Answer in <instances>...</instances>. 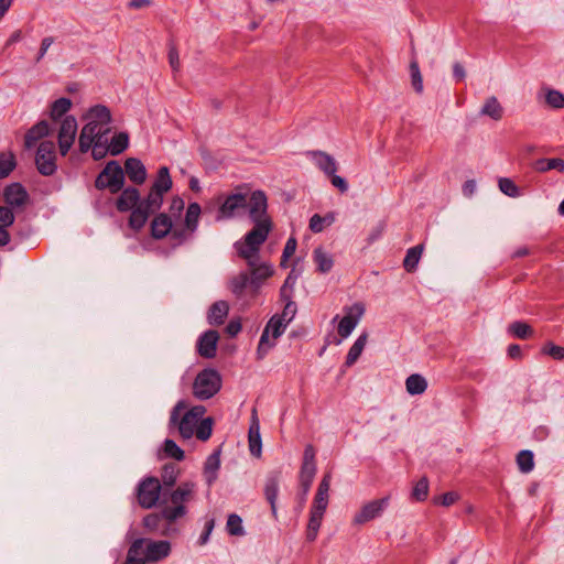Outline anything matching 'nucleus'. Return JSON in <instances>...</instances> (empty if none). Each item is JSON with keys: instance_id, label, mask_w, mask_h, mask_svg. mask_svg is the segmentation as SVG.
Masks as SVG:
<instances>
[{"instance_id": "14", "label": "nucleus", "mask_w": 564, "mask_h": 564, "mask_svg": "<svg viewBox=\"0 0 564 564\" xmlns=\"http://www.w3.org/2000/svg\"><path fill=\"white\" fill-rule=\"evenodd\" d=\"M389 502L390 497L387 496L365 503L361 507V509L355 514L352 519L354 524L360 525L376 518H379L388 508Z\"/></svg>"}, {"instance_id": "32", "label": "nucleus", "mask_w": 564, "mask_h": 564, "mask_svg": "<svg viewBox=\"0 0 564 564\" xmlns=\"http://www.w3.org/2000/svg\"><path fill=\"white\" fill-rule=\"evenodd\" d=\"M151 214V212L139 203V205L131 210L129 226L135 231L140 230L145 225Z\"/></svg>"}, {"instance_id": "17", "label": "nucleus", "mask_w": 564, "mask_h": 564, "mask_svg": "<svg viewBox=\"0 0 564 564\" xmlns=\"http://www.w3.org/2000/svg\"><path fill=\"white\" fill-rule=\"evenodd\" d=\"M252 262L253 264H248V267L250 268V286L254 290H258L263 283V281H265L273 274V269L267 262L260 263L259 256L254 257V260Z\"/></svg>"}, {"instance_id": "8", "label": "nucleus", "mask_w": 564, "mask_h": 564, "mask_svg": "<svg viewBox=\"0 0 564 564\" xmlns=\"http://www.w3.org/2000/svg\"><path fill=\"white\" fill-rule=\"evenodd\" d=\"M162 486L158 478L145 477L142 479L137 487V499L138 503L143 509H151L156 506Z\"/></svg>"}, {"instance_id": "43", "label": "nucleus", "mask_w": 564, "mask_h": 564, "mask_svg": "<svg viewBox=\"0 0 564 564\" xmlns=\"http://www.w3.org/2000/svg\"><path fill=\"white\" fill-rule=\"evenodd\" d=\"M422 252L423 246L421 245L412 247L406 251L405 258L403 260V267L408 272H413L416 269Z\"/></svg>"}, {"instance_id": "9", "label": "nucleus", "mask_w": 564, "mask_h": 564, "mask_svg": "<svg viewBox=\"0 0 564 564\" xmlns=\"http://www.w3.org/2000/svg\"><path fill=\"white\" fill-rule=\"evenodd\" d=\"M286 326V322L281 321V318L278 317V315H274L270 318L259 340L257 349V355L259 359H262L268 354V351L275 345L274 340H270V333L272 334V338L276 339L284 333Z\"/></svg>"}, {"instance_id": "15", "label": "nucleus", "mask_w": 564, "mask_h": 564, "mask_svg": "<svg viewBox=\"0 0 564 564\" xmlns=\"http://www.w3.org/2000/svg\"><path fill=\"white\" fill-rule=\"evenodd\" d=\"M77 133V121L73 116H65L61 121L57 133L58 148L63 156H65L74 144Z\"/></svg>"}, {"instance_id": "59", "label": "nucleus", "mask_w": 564, "mask_h": 564, "mask_svg": "<svg viewBox=\"0 0 564 564\" xmlns=\"http://www.w3.org/2000/svg\"><path fill=\"white\" fill-rule=\"evenodd\" d=\"M459 499V495L455 491L445 492L434 499L435 503L442 505L444 507H449L454 505Z\"/></svg>"}, {"instance_id": "58", "label": "nucleus", "mask_w": 564, "mask_h": 564, "mask_svg": "<svg viewBox=\"0 0 564 564\" xmlns=\"http://www.w3.org/2000/svg\"><path fill=\"white\" fill-rule=\"evenodd\" d=\"M296 314V304L293 301H286L282 314L278 315L281 321L289 324Z\"/></svg>"}, {"instance_id": "31", "label": "nucleus", "mask_w": 564, "mask_h": 564, "mask_svg": "<svg viewBox=\"0 0 564 564\" xmlns=\"http://www.w3.org/2000/svg\"><path fill=\"white\" fill-rule=\"evenodd\" d=\"M405 388L409 394L419 395L426 391L427 381L423 376L413 373L406 378Z\"/></svg>"}, {"instance_id": "27", "label": "nucleus", "mask_w": 564, "mask_h": 564, "mask_svg": "<svg viewBox=\"0 0 564 564\" xmlns=\"http://www.w3.org/2000/svg\"><path fill=\"white\" fill-rule=\"evenodd\" d=\"M220 468V453L216 451L212 453L204 465V477L210 486L217 479V471Z\"/></svg>"}, {"instance_id": "36", "label": "nucleus", "mask_w": 564, "mask_h": 564, "mask_svg": "<svg viewBox=\"0 0 564 564\" xmlns=\"http://www.w3.org/2000/svg\"><path fill=\"white\" fill-rule=\"evenodd\" d=\"M249 448L252 455L260 456L261 454V436L259 422L253 416V422L249 427Z\"/></svg>"}, {"instance_id": "20", "label": "nucleus", "mask_w": 564, "mask_h": 564, "mask_svg": "<svg viewBox=\"0 0 564 564\" xmlns=\"http://www.w3.org/2000/svg\"><path fill=\"white\" fill-rule=\"evenodd\" d=\"M3 198L11 207H20L26 203L29 194L20 183H12L4 188Z\"/></svg>"}, {"instance_id": "61", "label": "nucleus", "mask_w": 564, "mask_h": 564, "mask_svg": "<svg viewBox=\"0 0 564 564\" xmlns=\"http://www.w3.org/2000/svg\"><path fill=\"white\" fill-rule=\"evenodd\" d=\"M14 221V215L8 207L0 206V225L11 226Z\"/></svg>"}, {"instance_id": "60", "label": "nucleus", "mask_w": 564, "mask_h": 564, "mask_svg": "<svg viewBox=\"0 0 564 564\" xmlns=\"http://www.w3.org/2000/svg\"><path fill=\"white\" fill-rule=\"evenodd\" d=\"M191 236H192V234H189V231L187 230L186 227L181 228V229H177V228L171 229V231H170V237L174 241V245L183 243Z\"/></svg>"}, {"instance_id": "38", "label": "nucleus", "mask_w": 564, "mask_h": 564, "mask_svg": "<svg viewBox=\"0 0 564 564\" xmlns=\"http://www.w3.org/2000/svg\"><path fill=\"white\" fill-rule=\"evenodd\" d=\"M200 213L202 208L198 203H191L188 205L185 215V227L187 228L189 234H194L196 231Z\"/></svg>"}, {"instance_id": "62", "label": "nucleus", "mask_w": 564, "mask_h": 564, "mask_svg": "<svg viewBox=\"0 0 564 564\" xmlns=\"http://www.w3.org/2000/svg\"><path fill=\"white\" fill-rule=\"evenodd\" d=\"M330 178V183L334 187L338 188L340 193H346L348 191V183L347 181L334 173L333 175L328 176Z\"/></svg>"}, {"instance_id": "41", "label": "nucleus", "mask_w": 564, "mask_h": 564, "mask_svg": "<svg viewBox=\"0 0 564 564\" xmlns=\"http://www.w3.org/2000/svg\"><path fill=\"white\" fill-rule=\"evenodd\" d=\"M314 261L321 273L329 272L334 264L332 256L325 252L321 247L314 250Z\"/></svg>"}, {"instance_id": "49", "label": "nucleus", "mask_w": 564, "mask_h": 564, "mask_svg": "<svg viewBox=\"0 0 564 564\" xmlns=\"http://www.w3.org/2000/svg\"><path fill=\"white\" fill-rule=\"evenodd\" d=\"M517 464L522 473H530L534 467L533 453L528 449L521 451L517 455Z\"/></svg>"}, {"instance_id": "46", "label": "nucleus", "mask_w": 564, "mask_h": 564, "mask_svg": "<svg viewBox=\"0 0 564 564\" xmlns=\"http://www.w3.org/2000/svg\"><path fill=\"white\" fill-rule=\"evenodd\" d=\"M180 475V468L176 464H165L162 468L161 479L164 487H173Z\"/></svg>"}, {"instance_id": "63", "label": "nucleus", "mask_w": 564, "mask_h": 564, "mask_svg": "<svg viewBox=\"0 0 564 564\" xmlns=\"http://www.w3.org/2000/svg\"><path fill=\"white\" fill-rule=\"evenodd\" d=\"M296 247V239L294 237H290L284 246L282 253L284 256V260H289L295 253Z\"/></svg>"}, {"instance_id": "2", "label": "nucleus", "mask_w": 564, "mask_h": 564, "mask_svg": "<svg viewBox=\"0 0 564 564\" xmlns=\"http://www.w3.org/2000/svg\"><path fill=\"white\" fill-rule=\"evenodd\" d=\"M196 495V485L193 481H184L177 488L171 491L169 497L163 495L162 514L164 519L172 523L187 513L186 503L194 500Z\"/></svg>"}, {"instance_id": "64", "label": "nucleus", "mask_w": 564, "mask_h": 564, "mask_svg": "<svg viewBox=\"0 0 564 564\" xmlns=\"http://www.w3.org/2000/svg\"><path fill=\"white\" fill-rule=\"evenodd\" d=\"M183 209L184 200L178 196L173 197L170 204V213L173 216H180Z\"/></svg>"}, {"instance_id": "42", "label": "nucleus", "mask_w": 564, "mask_h": 564, "mask_svg": "<svg viewBox=\"0 0 564 564\" xmlns=\"http://www.w3.org/2000/svg\"><path fill=\"white\" fill-rule=\"evenodd\" d=\"M535 170L541 173L557 170L564 174V160L561 158L540 159L535 162Z\"/></svg>"}, {"instance_id": "50", "label": "nucleus", "mask_w": 564, "mask_h": 564, "mask_svg": "<svg viewBox=\"0 0 564 564\" xmlns=\"http://www.w3.org/2000/svg\"><path fill=\"white\" fill-rule=\"evenodd\" d=\"M82 130L95 139L100 137V139L105 140V138H108L110 127H102L95 123V121L88 120V122L83 127Z\"/></svg>"}, {"instance_id": "51", "label": "nucleus", "mask_w": 564, "mask_h": 564, "mask_svg": "<svg viewBox=\"0 0 564 564\" xmlns=\"http://www.w3.org/2000/svg\"><path fill=\"white\" fill-rule=\"evenodd\" d=\"M545 102L554 109L564 108V95L555 89H545Z\"/></svg>"}, {"instance_id": "22", "label": "nucleus", "mask_w": 564, "mask_h": 564, "mask_svg": "<svg viewBox=\"0 0 564 564\" xmlns=\"http://www.w3.org/2000/svg\"><path fill=\"white\" fill-rule=\"evenodd\" d=\"M124 172L129 180L137 185L143 184L147 180L145 166L139 159H127L124 162Z\"/></svg>"}, {"instance_id": "55", "label": "nucleus", "mask_w": 564, "mask_h": 564, "mask_svg": "<svg viewBox=\"0 0 564 564\" xmlns=\"http://www.w3.org/2000/svg\"><path fill=\"white\" fill-rule=\"evenodd\" d=\"M227 530L231 535L243 534L242 520L238 514H229L227 520Z\"/></svg>"}, {"instance_id": "47", "label": "nucleus", "mask_w": 564, "mask_h": 564, "mask_svg": "<svg viewBox=\"0 0 564 564\" xmlns=\"http://www.w3.org/2000/svg\"><path fill=\"white\" fill-rule=\"evenodd\" d=\"M509 333L517 338L527 339L533 334L531 326L523 322H513L509 325Z\"/></svg>"}, {"instance_id": "23", "label": "nucleus", "mask_w": 564, "mask_h": 564, "mask_svg": "<svg viewBox=\"0 0 564 564\" xmlns=\"http://www.w3.org/2000/svg\"><path fill=\"white\" fill-rule=\"evenodd\" d=\"M140 203V193L135 187L124 188L117 199L116 207L119 212H128L135 208Z\"/></svg>"}, {"instance_id": "39", "label": "nucleus", "mask_w": 564, "mask_h": 564, "mask_svg": "<svg viewBox=\"0 0 564 564\" xmlns=\"http://www.w3.org/2000/svg\"><path fill=\"white\" fill-rule=\"evenodd\" d=\"M129 144V137L126 132H120L112 137L111 141L106 143L107 152H110L112 155H118L122 153Z\"/></svg>"}, {"instance_id": "24", "label": "nucleus", "mask_w": 564, "mask_h": 564, "mask_svg": "<svg viewBox=\"0 0 564 564\" xmlns=\"http://www.w3.org/2000/svg\"><path fill=\"white\" fill-rule=\"evenodd\" d=\"M172 227L171 217L165 213H161L151 223V235L154 239H162L170 234Z\"/></svg>"}, {"instance_id": "11", "label": "nucleus", "mask_w": 564, "mask_h": 564, "mask_svg": "<svg viewBox=\"0 0 564 564\" xmlns=\"http://www.w3.org/2000/svg\"><path fill=\"white\" fill-rule=\"evenodd\" d=\"M315 449L312 445H306L303 454V462L300 470V485L302 488L303 500L308 494L316 475Z\"/></svg>"}, {"instance_id": "35", "label": "nucleus", "mask_w": 564, "mask_h": 564, "mask_svg": "<svg viewBox=\"0 0 564 564\" xmlns=\"http://www.w3.org/2000/svg\"><path fill=\"white\" fill-rule=\"evenodd\" d=\"M172 184L169 169L166 166H162L159 169L156 178L151 188L165 194L172 188Z\"/></svg>"}, {"instance_id": "13", "label": "nucleus", "mask_w": 564, "mask_h": 564, "mask_svg": "<svg viewBox=\"0 0 564 564\" xmlns=\"http://www.w3.org/2000/svg\"><path fill=\"white\" fill-rule=\"evenodd\" d=\"M247 210L253 223L271 220L268 216V198L263 191L248 192Z\"/></svg>"}, {"instance_id": "21", "label": "nucleus", "mask_w": 564, "mask_h": 564, "mask_svg": "<svg viewBox=\"0 0 564 564\" xmlns=\"http://www.w3.org/2000/svg\"><path fill=\"white\" fill-rule=\"evenodd\" d=\"M218 333L216 330L205 332L198 339L197 351L204 358H213L216 355Z\"/></svg>"}, {"instance_id": "5", "label": "nucleus", "mask_w": 564, "mask_h": 564, "mask_svg": "<svg viewBox=\"0 0 564 564\" xmlns=\"http://www.w3.org/2000/svg\"><path fill=\"white\" fill-rule=\"evenodd\" d=\"M216 200L218 209L215 219L217 221L239 217L247 210L248 188L245 185L238 186L228 195H219Z\"/></svg>"}, {"instance_id": "25", "label": "nucleus", "mask_w": 564, "mask_h": 564, "mask_svg": "<svg viewBox=\"0 0 564 564\" xmlns=\"http://www.w3.org/2000/svg\"><path fill=\"white\" fill-rule=\"evenodd\" d=\"M51 129L46 120H41L28 130L24 137V145L26 149L33 148L39 140L48 135Z\"/></svg>"}, {"instance_id": "37", "label": "nucleus", "mask_w": 564, "mask_h": 564, "mask_svg": "<svg viewBox=\"0 0 564 564\" xmlns=\"http://www.w3.org/2000/svg\"><path fill=\"white\" fill-rule=\"evenodd\" d=\"M335 221V214L328 213L325 216L314 214L311 219L308 227L311 231L318 234L322 232L326 227L330 226Z\"/></svg>"}, {"instance_id": "44", "label": "nucleus", "mask_w": 564, "mask_h": 564, "mask_svg": "<svg viewBox=\"0 0 564 564\" xmlns=\"http://www.w3.org/2000/svg\"><path fill=\"white\" fill-rule=\"evenodd\" d=\"M164 194L155 189H150L147 198L140 202L152 214L159 210L163 204Z\"/></svg>"}, {"instance_id": "54", "label": "nucleus", "mask_w": 564, "mask_h": 564, "mask_svg": "<svg viewBox=\"0 0 564 564\" xmlns=\"http://www.w3.org/2000/svg\"><path fill=\"white\" fill-rule=\"evenodd\" d=\"M500 191L509 197H518L520 195L519 187L516 183L507 177H501L498 182Z\"/></svg>"}, {"instance_id": "45", "label": "nucleus", "mask_w": 564, "mask_h": 564, "mask_svg": "<svg viewBox=\"0 0 564 564\" xmlns=\"http://www.w3.org/2000/svg\"><path fill=\"white\" fill-rule=\"evenodd\" d=\"M72 101L68 98H59L55 100L51 106L50 117L53 121L58 120L70 109Z\"/></svg>"}, {"instance_id": "56", "label": "nucleus", "mask_w": 564, "mask_h": 564, "mask_svg": "<svg viewBox=\"0 0 564 564\" xmlns=\"http://www.w3.org/2000/svg\"><path fill=\"white\" fill-rule=\"evenodd\" d=\"M162 519H164L162 512L150 513L143 518V525L149 532H156L160 529Z\"/></svg>"}, {"instance_id": "1", "label": "nucleus", "mask_w": 564, "mask_h": 564, "mask_svg": "<svg viewBox=\"0 0 564 564\" xmlns=\"http://www.w3.org/2000/svg\"><path fill=\"white\" fill-rule=\"evenodd\" d=\"M186 409V402L178 401L171 412L170 424L177 427L184 440H189L195 435L199 441H207L213 432V419H203L206 412L205 406L195 405Z\"/></svg>"}, {"instance_id": "34", "label": "nucleus", "mask_w": 564, "mask_h": 564, "mask_svg": "<svg viewBox=\"0 0 564 564\" xmlns=\"http://www.w3.org/2000/svg\"><path fill=\"white\" fill-rule=\"evenodd\" d=\"M145 539H137L132 542L128 550L124 564H145V560L141 557Z\"/></svg>"}, {"instance_id": "12", "label": "nucleus", "mask_w": 564, "mask_h": 564, "mask_svg": "<svg viewBox=\"0 0 564 564\" xmlns=\"http://www.w3.org/2000/svg\"><path fill=\"white\" fill-rule=\"evenodd\" d=\"M345 313L337 326V333L341 338H347L358 325L365 314V305L361 302H356L351 306L345 307Z\"/></svg>"}, {"instance_id": "48", "label": "nucleus", "mask_w": 564, "mask_h": 564, "mask_svg": "<svg viewBox=\"0 0 564 564\" xmlns=\"http://www.w3.org/2000/svg\"><path fill=\"white\" fill-rule=\"evenodd\" d=\"M15 158L13 153H0V178H4L10 175V173L15 167Z\"/></svg>"}, {"instance_id": "3", "label": "nucleus", "mask_w": 564, "mask_h": 564, "mask_svg": "<svg viewBox=\"0 0 564 564\" xmlns=\"http://www.w3.org/2000/svg\"><path fill=\"white\" fill-rule=\"evenodd\" d=\"M330 482L332 474L326 473L317 487V491L310 510V519L306 530V538L308 541H314L317 536V532L328 506Z\"/></svg>"}, {"instance_id": "6", "label": "nucleus", "mask_w": 564, "mask_h": 564, "mask_svg": "<svg viewBox=\"0 0 564 564\" xmlns=\"http://www.w3.org/2000/svg\"><path fill=\"white\" fill-rule=\"evenodd\" d=\"M221 384V376L217 370L203 369L193 382V395L200 401L208 400L219 392Z\"/></svg>"}, {"instance_id": "7", "label": "nucleus", "mask_w": 564, "mask_h": 564, "mask_svg": "<svg viewBox=\"0 0 564 564\" xmlns=\"http://www.w3.org/2000/svg\"><path fill=\"white\" fill-rule=\"evenodd\" d=\"M123 184L124 172L116 161L108 162L95 181L98 189L109 188L112 194L120 192Z\"/></svg>"}, {"instance_id": "18", "label": "nucleus", "mask_w": 564, "mask_h": 564, "mask_svg": "<svg viewBox=\"0 0 564 564\" xmlns=\"http://www.w3.org/2000/svg\"><path fill=\"white\" fill-rule=\"evenodd\" d=\"M147 547L143 550V560L147 562H159L169 556L171 552V544L167 541H148L145 540Z\"/></svg>"}, {"instance_id": "53", "label": "nucleus", "mask_w": 564, "mask_h": 564, "mask_svg": "<svg viewBox=\"0 0 564 564\" xmlns=\"http://www.w3.org/2000/svg\"><path fill=\"white\" fill-rule=\"evenodd\" d=\"M163 449L166 456L178 462L185 457L184 451L173 440H165Z\"/></svg>"}, {"instance_id": "10", "label": "nucleus", "mask_w": 564, "mask_h": 564, "mask_svg": "<svg viewBox=\"0 0 564 564\" xmlns=\"http://www.w3.org/2000/svg\"><path fill=\"white\" fill-rule=\"evenodd\" d=\"M35 164L37 171L44 176L53 175L56 172V152L53 141H42L40 143L35 155Z\"/></svg>"}, {"instance_id": "40", "label": "nucleus", "mask_w": 564, "mask_h": 564, "mask_svg": "<svg viewBox=\"0 0 564 564\" xmlns=\"http://www.w3.org/2000/svg\"><path fill=\"white\" fill-rule=\"evenodd\" d=\"M480 113L484 116H488L494 120H500L503 116V108L499 104L496 97L488 98L481 110Z\"/></svg>"}, {"instance_id": "30", "label": "nucleus", "mask_w": 564, "mask_h": 564, "mask_svg": "<svg viewBox=\"0 0 564 564\" xmlns=\"http://www.w3.org/2000/svg\"><path fill=\"white\" fill-rule=\"evenodd\" d=\"M248 285H250V278L249 273L245 271L238 273L228 281V289L237 297H241L243 295Z\"/></svg>"}, {"instance_id": "19", "label": "nucleus", "mask_w": 564, "mask_h": 564, "mask_svg": "<svg viewBox=\"0 0 564 564\" xmlns=\"http://www.w3.org/2000/svg\"><path fill=\"white\" fill-rule=\"evenodd\" d=\"M308 156L326 176L333 175L338 170V163L327 152L319 150L311 151L308 152Z\"/></svg>"}, {"instance_id": "29", "label": "nucleus", "mask_w": 564, "mask_h": 564, "mask_svg": "<svg viewBox=\"0 0 564 564\" xmlns=\"http://www.w3.org/2000/svg\"><path fill=\"white\" fill-rule=\"evenodd\" d=\"M86 118L102 127H109L111 121L110 110L102 105H97L90 108Z\"/></svg>"}, {"instance_id": "52", "label": "nucleus", "mask_w": 564, "mask_h": 564, "mask_svg": "<svg viewBox=\"0 0 564 564\" xmlns=\"http://www.w3.org/2000/svg\"><path fill=\"white\" fill-rule=\"evenodd\" d=\"M429 495V479L426 477H422L413 487L412 498L416 501L426 500Z\"/></svg>"}, {"instance_id": "33", "label": "nucleus", "mask_w": 564, "mask_h": 564, "mask_svg": "<svg viewBox=\"0 0 564 564\" xmlns=\"http://www.w3.org/2000/svg\"><path fill=\"white\" fill-rule=\"evenodd\" d=\"M367 340H368V334L367 333H362L356 340L355 343L352 344V346L350 347L348 354H347V357H346V361H345V365L347 367H351L357 360L358 358L360 357L366 344H367Z\"/></svg>"}, {"instance_id": "57", "label": "nucleus", "mask_w": 564, "mask_h": 564, "mask_svg": "<svg viewBox=\"0 0 564 564\" xmlns=\"http://www.w3.org/2000/svg\"><path fill=\"white\" fill-rule=\"evenodd\" d=\"M542 351L545 355L551 356L555 360H562L564 358V347L556 346L552 343H547L543 348Z\"/></svg>"}, {"instance_id": "4", "label": "nucleus", "mask_w": 564, "mask_h": 564, "mask_svg": "<svg viewBox=\"0 0 564 564\" xmlns=\"http://www.w3.org/2000/svg\"><path fill=\"white\" fill-rule=\"evenodd\" d=\"M271 229V220L254 223L253 228L245 236V239L235 243L238 256L245 259L247 264H253L252 261L254 257L259 256L260 247L267 240Z\"/></svg>"}, {"instance_id": "28", "label": "nucleus", "mask_w": 564, "mask_h": 564, "mask_svg": "<svg viewBox=\"0 0 564 564\" xmlns=\"http://www.w3.org/2000/svg\"><path fill=\"white\" fill-rule=\"evenodd\" d=\"M229 305L226 301L215 302L208 312V322L212 325H221L228 315Z\"/></svg>"}, {"instance_id": "16", "label": "nucleus", "mask_w": 564, "mask_h": 564, "mask_svg": "<svg viewBox=\"0 0 564 564\" xmlns=\"http://www.w3.org/2000/svg\"><path fill=\"white\" fill-rule=\"evenodd\" d=\"M108 142V138L105 140L98 137L97 139L87 134L85 131H80L78 138L79 151L82 153H86L90 149L93 150V156L96 160L102 159L107 154L106 143Z\"/></svg>"}, {"instance_id": "26", "label": "nucleus", "mask_w": 564, "mask_h": 564, "mask_svg": "<svg viewBox=\"0 0 564 564\" xmlns=\"http://www.w3.org/2000/svg\"><path fill=\"white\" fill-rule=\"evenodd\" d=\"M279 492V475L273 474L267 478L264 486V495L268 502L271 506V511L274 518H276V498Z\"/></svg>"}]
</instances>
